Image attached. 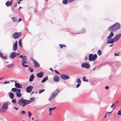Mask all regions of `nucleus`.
Wrapping results in <instances>:
<instances>
[{"mask_svg": "<svg viewBox=\"0 0 121 121\" xmlns=\"http://www.w3.org/2000/svg\"><path fill=\"white\" fill-rule=\"evenodd\" d=\"M19 58H22V59H23L24 58V57L22 55H21L20 56H19Z\"/></svg>", "mask_w": 121, "mask_h": 121, "instance_id": "obj_48", "label": "nucleus"}, {"mask_svg": "<svg viewBox=\"0 0 121 121\" xmlns=\"http://www.w3.org/2000/svg\"><path fill=\"white\" fill-rule=\"evenodd\" d=\"M9 96L11 99H13L14 97V94L12 92H9Z\"/></svg>", "mask_w": 121, "mask_h": 121, "instance_id": "obj_19", "label": "nucleus"}, {"mask_svg": "<svg viewBox=\"0 0 121 121\" xmlns=\"http://www.w3.org/2000/svg\"><path fill=\"white\" fill-rule=\"evenodd\" d=\"M11 82H15V81L13 80H11Z\"/></svg>", "mask_w": 121, "mask_h": 121, "instance_id": "obj_62", "label": "nucleus"}, {"mask_svg": "<svg viewBox=\"0 0 121 121\" xmlns=\"http://www.w3.org/2000/svg\"><path fill=\"white\" fill-rule=\"evenodd\" d=\"M21 91V90L18 89L17 91L16 92V95L17 96V97H20L22 96V94L20 93Z\"/></svg>", "mask_w": 121, "mask_h": 121, "instance_id": "obj_11", "label": "nucleus"}, {"mask_svg": "<svg viewBox=\"0 0 121 121\" xmlns=\"http://www.w3.org/2000/svg\"><path fill=\"white\" fill-rule=\"evenodd\" d=\"M97 55L95 54L94 55L92 54H90L89 56V60L90 61H91L92 60L94 61L97 58Z\"/></svg>", "mask_w": 121, "mask_h": 121, "instance_id": "obj_4", "label": "nucleus"}, {"mask_svg": "<svg viewBox=\"0 0 121 121\" xmlns=\"http://www.w3.org/2000/svg\"><path fill=\"white\" fill-rule=\"evenodd\" d=\"M109 88V87L108 86H106L105 87V89L106 90L108 89Z\"/></svg>", "mask_w": 121, "mask_h": 121, "instance_id": "obj_46", "label": "nucleus"}, {"mask_svg": "<svg viewBox=\"0 0 121 121\" xmlns=\"http://www.w3.org/2000/svg\"><path fill=\"white\" fill-rule=\"evenodd\" d=\"M15 87L17 88H22V85L18 83H17L16 81H15Z\"/></svg>", "mask_w": 121, "mask_h": 121, "instance_id": "obj_8", "label": "nucleus"}, {"mask_svg": "<svg viewBox=\"0 0 121 121\" xmlns=\"http://www.w3.org/2000/svg\"><path fill=\"white\" fill-rule=\"evenodd\" d=\"M121 36V34H120L118 35H116L113 38L115 41H116Z\"/></svg>", "mask_w": 121, "mask_h": 121, "instance_id": "obj_13", "label": "nucleus"}, {"mask_svg": "<svg viewBox=\"0 0 121 121\" xmlns=\"http://www.w3.org/2000/svg\"><path fill=\"white\" fill-rule=\"evenodd\" d=\"M77 82L78 84H81V81L80 78H78L77 80Z\"/></svg>", "mask_w": 121, "mask_h": 121, "instance_id": "obj_32", "label": "nucleus"}, {"mask_svg": "<svg viewBox=\"0 0 121 121\" xmlns=\"http://www.w3.org/2000/svg\"><path fill=\"white\" fill-rule=\"evenodd\" d=\"M22 39H21V38L20 39V40L19 41V42H18V44L20 46L22 47Z\"/></svg>", "mask_w": 121, "mask_h": 121, "instance_id": "obj_26", "label": "nucleus"}, {"mask_svg": "<svg viewBox=\"0 0 121 121\" xmlns=\"http://www.w3.org/2000/svg\"><path fill=\"white\" fill-rule=\"evenodd\" d=\"M60 78L63 79L65 80L68 79L69 77L68 76H66L65 74H62L60 76Z\"/></svg>", "mask_w": 121, "mask_h": 121, "instance_id": "obj_10", "label": "nucleus"}, {"mask_svg": "<svg viewBox=\"0 0 121 121\" xmlns=\"http://www.w3.org/2000/svg\"><path fill=\"white\" fill-rule=\"evenodd\" d=\"M45 90L44 89H43L41 90H39V93H41L42 92L44 91Z\"/></svg>", "mask_w": 121, "mask_h": 121, "instance_id": "obj_33", "label": "nucleus"}, {"mask_svg": "<svg viewBox=\"0 0 121 121\" xmlns=\"http://www.w3.org/2000/svg\"><path fill=\"white\" fill-rule=\"evenodd\" d=\"M34 63V66L35 67L38 68L40 67L39 65L36 61H35V62Z\"/></svg>", "mask_w": 121, "mask_h": 121, "instance_id": "obj_21", "label": "nucleus"}, {"mask_svg": "<svg viewBox=\"0 0 121 121\" xmlns=\"http://www.w3.org/2000/svg\"><path fill=\"white\" fill-rule=\"evenodd\" d=\"M115 105V104H114V103L113 104H112V105L111 106V108H112Z\"/></svg>", "mask_w": 121, "mask_h": 121, "instance_id": "obj_54", "label": "nucleus"}, {"mask_svg": "<svg viewBox=\"0 0 121 121\" xmlns=\"http://www.w3.org/2000/svg\"><path fill=\"white\" fill-rule=\"evenodd\" d=\"M33 88V87L31 86H30L27 87L26 89V92L28 93H30Z\"/></svg>", "mask_w": 121, "mask_h": 121, "instance_id": "obj_7", "label": "nucleus"}, {"mask_svg": "<svg viewBox=\"0 0 121 121\" xmlns=\"http://www.w3.org/2000/svg\"><path fill=\"white\" fill-rule=\"evenodd\" d=\"M68 0H63V4H67L68 2Z\"/></svg>", "mask_w": 121, "mask_h": 121, "instance_id": "obj_30", "label": "nucleus"}, {"mask_svg": "<svg viewBox=\"0 0 121 121\" xmlns=\"http://www.w3.org/2000/svg\"><path fill=\"white\" fill-rule=\"evenodd\" d=\"M32 103V101L23 98L20 99L18 101V104L21 107H25L27 105Z\"/></svg>", "mask_w": 121, "mask_h": 121, "instance_id": "obj_1", "label": "nucleus"}, {"mask_svg": "<svg viewBox=\"0 0 121 121\" xmlns=\"http://www.w3.org/2000/svg\"><path fill=\"white\" fill-rule=\"evenodd\" d=\"M59 46H60V48H63V46L66 47V46L64 45H62L61 44H60Z\"/></svg>", "mask_w": 121, "mask_h": 121, "instance_id": "obj_40", "label": "nucleus"}, {"mask_svg": "<svg viewBox=\"0 0 121 121\" xmlns=\"http://www.w3.org/2000/svg\"><path fill=\"white\" fill-rule=\"evenodd\" d=\"M12 0H11L10 2L9 1H7L6 3L5 4L7 6H10L12 4Z\"/></svg>", "mask_w": 121, "mask_h": 121, "instance_id": "obj_17", "label": "nucleus"}, {"mask_svg": "<svg viewBox=\"0 0 121 121\" xmlns=\"http://www.w3.org/2000/svg\"><path fill=\"white\" fill-rule=\"evenodd\" d=\"M52 94V96L50 97L49 99V101H51L55 97Z\"/></svg>", "mask_w": 121, "mask_h": 121, "instance_id": "obj_29", "label": "nucleus"}, {"mask_svg": "<svg viewBox=\"0 0 121 121\" xmlns=\"http://www.w3.org/2000/svg\"><path fill=\"white\" fill-rule=\"evenodd\" d=\"M97 53L99 55H100L101 54V51L99 50L97 52Z\"/></svg>", "mask_w": 121, "mask_h": 121, "instance_id": "obj_35", "label": "nucleus"}, {"mask_svg": "<svg viewBox=\"0 0 121 121\" xmlns=\"http://www.w3.org/2000/svg\"><path fill=\"white\" fill-rule=\"evenodd\" d=\"M20 8H22V7H20L18 9V10H20Z\"/></svg>", "mask_w": 121, "mask_h": 121, "instance_id": "obj_61", "label": "nucleus"}, {"mask_svg": "<svg viewBox=\"0 0 121 121\" xmlns=\"http://www.w3.org/2000/svg\"><path fill=\"white\" fill-rule=\"evenodd\" d=\"M29 70L30 72H32L33 71V69L30 67L29 68Z\"/></svg>", "mask_w": 121, "mask_h": 121, "instance_id": "obj_39", "label": "nucleus"}, {"mask_svg": "<svg viewBox=\"0 0 121 121\" xmlns=\"http://www.w3.org/2000/svg\"><path fill=\"white\" fill-rule=\"evenodd\" d=\"M7 67L9 68H11V67H13L14 66V64H11L8 65H7Z\"/></svg>", "mask_w": 121, "mask_h": 121, "instance_id": "obj_28", "label": "nucleus"}, {"mask_svg": "<svg viewBox=\"0 0 121 121\" xmlns=\"http://www.w3.org/2000/svg\"><path fill=\"white\" fill-rule=\"evenodd\" d=\"M22 20V19L21 18H19V19H18V22H20V21H21Z\"/></svg>", "mask_w": 121, "mask_h": 121, "instance_id": "obj_53", "label": "nucleus"}, {"mask_svg": "<svg viewBox=\"0 0 121 121\" xmlns=\"http://www.w3.org/2000/svg\"><path fill=\"white\" fill-rule=\"evenodd\" d=\"M53 80L56 82H58L59 80V77L57 76H55L54 77Z\"/></svg>", "mask_w": 121, "mask_h": 121, "instance_id": "obj_22", "label": "nucleus"}, {"mask_svg": "<svg viewBox=\"0 0 121 121\" xmlns=\"http://www.w3.org/2000/svg\"><path fill=\"white\" fill-rule=\"evenodd\" d=\"M13 51H15L18 49L17 41H16L15 43L13 44Z\"/></svg>", "mask_w": 121, "mask_h": 121, "instance_id": "obj_9", "label": "nucleus"}, {"mask_svg": "<svg viewBox=\"0 0 121 121\" xmlns=\"http://www.w3.org/2000/svg\"><path fill=\"white\" fill-rule=\"evenodd\" d=\"M28 116L29 117H30L32 115V113L29 111L28 112Z\"/></svg>", "mask_w": 121, "mask_h": 121, "instance_id": "obj_37", "label": "nucleus"}, {"mask_svg": "<svg viewBox=\"0 0 121 121\" xmlns=\"http://www.w3.org/2000/svg\"><path fill=\"white\" fill-rule=\"evenodd\" d=\"M0 57L2 59H5L6 60L7 59V56H5L4 57V56L1 53V52L0 51Z\"/></svg>", "mask_w": 121, "mask_h": 121, "instance_id": "obj_18", "label": "nucleus"}, {"mask_svg": "<svg viewBox=\"0 0 121 121\" xmlns=\"http://www.w3.org/2000/svg\"><path fill=\"white\" fill-rule=\"evenodd\" d=\"M49 111L50 112H51V111H52V108H50L49 109Z\"/></svg>", "mask_w": 121, "mask_h": 121, "instance_id": "obj_55", "label": "nucleus"}, {"mask_svg": "<svg viewBox=\"0 0 121 121\" xmlns=\"http://www.w3.org/2000/svg\"><path fill=\"white\" fill-rule=\"evenodd\" d=\"M59 92V89H57L55 91L52 93V95L53 94V95L56 97Z\"/></svg>", "mask_w": 121, "mask_h": 121, "instance_id": "obj_16", "label": "nucleus"}, {"mask_svg": "<svg viewBox=\"0 0 121 121\" xmlns=\"http://www.w3.org/2000/svg\"><path fill=\"white\" fill-rule=\"evenodd\" d=\"M121 109L118 111V115H121Z\"/></svg>", "mask_w": 121, "mask_h": 121, "instance_id": "obj_42", "label": "nucleus"}, {"mask_svg": "<svg viewBox=\"0 0 121 121\" xmlns=\"http://www.w3.org/2000/svg\"><path fill=\"white\" fill-rule=\"evenodd\" d=\"M114 35V34L113 33L111 32L110 34L109 35V36L107 37V38H111L112 36H113Z\"/></svg>", "mask_w": 121, "mask_h": 121, "instance_id": "obj_24", "label": "nucleus"}, {"mask_svg": "<svg viewBox=\"0 0 121 121\" xmlns=\"http://www.w3.org/2000/svg\"><path fill=\"white\" fill-rule=\"evenodd\" d=\"M9 83V82L6 81L4 82V84H6L7 83Z\"/></svg>", "mask_w": 121, "mask_h": 121, "instance_id": "obj_49", "label": "nucleus"}, {"mask_svg": "<svg viewBox=\"0 0 121 121\" xmlns=\"http://www.w3.org/2000/svg\"><path fill=\"white\" fill-rule=\"evenodd\" d=\"M111 112H106L105 114V115L106 116H107L108 115V114L110 113H111Z\"/></svg>", "mask_w": 121, "mask_h": 121, "instance_id": "obj_50", "label": "nucleus"}, {"mask_svg": "<svg viewBox=\"0 0 121 121\" xmlns=\"http://www.w3.org/2000/svg\"><path fill=\"white\" fill-rule=\"evenodd\" d=\"M22 34L21 32H15L13 35V37L15 39H16L20 37Z\"/></svg>", "mask_w": 121, "mask_h": 121, "instance_id": "obj_6", "label": "nucleus"}, {"mask_svg": "<svg viewBox=\"0 0 121 121\" xmlns=\"http://www.w3.org/2000/svg\"><path fill=\"white\" fill-rule=\"evenodd\" d=\"M9 57L12 59H13L16 57L15 52H13L10 54L9 55Z\"/></svg>", "mask_w": 121, "mask_h": 121, "instance_id": "obj_12", "label": "nucleus"}, {"mask_svg": "<svg viewBox=\"0 0 121 121\" xmlns=\"http://www.w3.org/2000/svg\"><path fill=\"white\" fill-rule=\"evenodd\" d=\"M56 108V107H54V108H52V110H54V109L55 108Z\"/></svg>", "mask_w": 121, "mask_h": 121, "instance_id": "obj_57", "label": "nucleus"}, {"mask_svg": "<svg viewBox=\"0 0 121 121\" xmlns=\"http://www.w3.org/2000/svg\"><path fill=\"white\" fill-rule=\"evenodd\" d=\"M48 76H47L46 78H43V79L42 81L41 82L42 83H44L47 80H48Z\"/></svg>", "mask_w": 121, "mask_h": 121, "instance_id": "obj_27", "label": "nucleus"}, {"mask_svg": "<svg viewBox=\"0 0 121 121\" xmlns=\"http://www.w3.org/2000/svg\"><path fill=\"white\" fill-rule=\"evenodd\" d=\"M30 60H31L34 63L35 62V61H36V60H35L32 57H31L30 58Z\"/></svg>", "mask_w": 121, "mask_h": 121, "instance_id": "obj_43", "label": "nucleus"}, {"mask_svg": "<svg viewBox=\"0 0 121 121\" xmlns=\"http://www.w3.org/2000/svg\"><path fill=\"white\" fill-rule=\"evenodd\" d=\"M107 39V42L108 43H113L115 41L113 38H108Z\"/></svg>", "mask_w": 121, "mask_h": 121, "instance_id": "obj_14", "label": "nucleus"}, {"mask_svg": "<svg viewBox=\"0 0 121 121\" xmlns=\"http://www.w3.org/2000/svg\"><path fill=\"white\" fill-rule=\"evenodd\" d=\"M85 59L86 60H87V59H88V57H87V56H86L85 57Z\"/></svg>", "mask_w": 121, "mask_h": 121, "instance_id": "obj_59", "label": "nucleus"}, {"mask_svg": "<svg viewBox=\"0 0 121 121\" xmlns=\"http://www.w3.org/2000/svg\"><path fill=\"white\" fill-rule=\"evenodd\" d=\"M54 72L56 73L60 74V73L59 72H58L57 70H55L54 71Z\"/></svg>", "mask_w": 121, "mask_h": 121, "instance_id": "obj_44", "label": "nucleus"}, {"mask_svg": "<svg viewBox=\"0 0 121 121\" xmlns=\"http://www.w3.org/2000/svg\"><path fill=\"white\" fill-rule=\"evenodd\" d=\"M96 67H95L93 69V70H95V69Z\"/></svg>", "mask_w": 121, "mask_h": 121, "instance_id": "obj_64", "label": "nucleus"}, {"mask_svg": "<svg viewBox=\"0 0 121 121\" xmlns=\"http://www.w3.org/2000/svg\"><path fill=\"white\" fill-rule=\"evenodd\" d=\"M83 81L84 82H87L88 80L87 79H86V78L85 76H84L83 77Z\"/></svg>", "mask_w": 121, "mask_h": 121, "instance_id": "obj_31", "label": "nucleus"}, {"mask_svg": "<svg viewBox=\"0 0 121 121\" xmlns=\"http://www.w3.org/2000/svg\"><path fill=\"white\" fill-rule=\"evenodd\" d=\"M27 58H25L22 59V64H27Z\"/></svg>", "mask_w": 121, "mask_h": 121, "instance_id": "obj_20", "label": "nucleus"}, {"mask_svg": "<svg viewBox=\"0 0 121 121\" xmlns=\"http://www.w3.org/2000/svg\"><path fill=\"white\" fill-rule=\"evenodd\" d=\"M13 108L15 109L16 110H18V108H16L15 107H13Z\"/></svg>", "mask_w": 121, "mask_h": 121, "instance_id": "obj_56", "label": "nucleus"}, {"mask_svg": "<svg viewBox=\"0 0 121 121\" xmlns=\"http://www.w3.org/2000/svg\"><path fill=\"white\" fill-rule=\"evenodd\" d=\"M34 78V76L33 75H31L30 77L29 81L30 82H31L33 81Z\"/></svg>", "mask_w": 121, "mask_h": 121, "instance_id": "obj_23", "label": "nucleus"}, {"mask_svg": "<svg viewBox=\"0 0 121 121\" xmlns=\"http://www.w3.org/2000/svg\"><path fill=\"white\" fill-rule=\"evenodd\" d=\"M30 101H34L35 100V98L34 97H32L30 99Z\"/></svg>", "mask_w": 121, "mask_h": 121, "instance_id": "obj_41", "label": "nucleus"}, {"mask_svg": "<svg viewBox=\"0 0 121 121\" xmlns=\"http://www.w3.org/2000/svg\"><path fill=\"white\" fill-rule=\"evenodd\" d=\"M24 114H25L26 113V112L25 111H24L23 110H22L21 111Z\"/></svg>", "mask_w": 121, "mask_h": 121, "instance_id": "obj_52", "label": "nucleus"}, {"mask_svg": "<svg viewBox=\"0 0 121 121\" xmlns=\"http://www.w3.org/2000/svg\"><path fill=\"white\" fill-rule=\"evenodd\" d=\"M50 69L52 71H53V70L51 68H50Z\"/></svg>", "mask_w": 121, "mask_h": 121, "instance_id": "obj_63", "label": "nucleus"}, {"mask_svg": "<svg viewBox=\"0 0 121 121\" xmlns=\"http://www.w3.org/2000/svg\"><path fill=\"white\" fill-rule=\"evenodd\" d=\"M120 27V24L117 22L109 27L108 30L110 31H113L119 29Z\"/></svg>", "mask_w": 121, "mask_h": 121, "instance_id": "obj_2", "label": "nucleus"}, {"mask_svg": "<svg viewBox=\"0 0 121 121\" xmlns=\"http://www.w3.org/2000/svg\"><path fill=\"white\" fill-rule=\"evenodd\" d=\"M15 55L16 56V57L17 56H19V54L15 52Z\"/></svg>", "mask_w": 121, "mask_h": 121, "instance_id": "obj_47", "label": "nucleus"}, {"mask_svg": "<svg viewBox=\"0 0 121 121\" xmlns=\"http://www.w3.org/2000/svg\"><path fill=\"white\" fill-rule=\"evenodd\" d=\"M9 104L7 102L4 103L1 108L0 111L2 112H4L6 111L8 109V106Z\"/></svg>", "mask_w": 121, "mask_h": 121, "instance_id": "obj_3", "label": "nucleus"}, {"mask_svg": "<svg viewBox=\"0 0 121 121\" xmlns=\"http://www.w3.org/2000/svg\"><path fill=\"white\" fill-rule=\"evenodd\" d=\"M118 100H117L115 102V103H114V104H115V105L116 104H117V103L118 102Z\"/></svg>", "mask_w": 121, "mask_h": 121, "instance_id": "obj_58", "label": "nucleus"}, {"mask_svg": "<svg viewBox=\"0 0 121 121\" xmlns=\"http://www.w3.org/2000/svg\"><path fill=\"white\" fill-rule=\"evenodd\" d=\"M18 89L17 88H13L12 89L11 91L13 92H16L18 90Z\"/></svg>", "mask_w": 121, "mask_h": 121, "instance_id": "obj_25", "label": "nucleus"}, {"mask_svg": "<svg viewBox=\"0 0 121 121\" xmlns=\"http://www.w3.org/2000/svg\"><path fill=\"white\" fill-rule=\"evenodd\" d=\"M12 102L13 104H15L16 103V101L15 99H13L12 100Z\"/></svg>", "mask_w": 121, "mask_h": 121, "instance_id": "obj_34", "label": "nucleus"}, {"mask_svg": "<svg viewBox=\"0 0 121 121\" xmlns=\"http://www.w3.org/2000/svg\"><path fill=\"white\" fill-rule=\"evenodd\" d=\"M43 74V72H41L37 73L36 76L38 77L41 78L42 77Z\"/></svg>", "mask_w": 121, "mask_h": 121, "instance_id": "obj_15", "label": "nucleus"}, {"mask_svg": "<svg viewBox=\"0 0 121 121\" xmlns=\"http://www.w3.org/2000/svg\"><path fill=\"white\" fill-rule=\"evenodd\" d=\"M22 65L24 67H28V65H25L24 64H22Z\"/></svg>", "mask_w": 121, "mask_h": 121, "instance_id": "obj_38", "label": "nucleus"}, {"mask_svg": "<svg viewBox=\"0 0 121 121\" xmlns=\"http://www.w3.org/2000/svg\"><path fill=\"white\" fill-rule=\"evenodd\" d=\"M81 84H79V83L78 84H78H77L76 86V88H78V87H79L80 86V85H81Z\"/></svg>", "mask_w": 121, "mask_h": 121, "instance_id": "obj_45", "label": "nucleus"}, {"mask_svg": "<svg viewBox=\"0 0 121 121\" xmlns=\"http://www.w3.org/2000/svg\"><path fill=\"white\" fill-rule=\"evenodd\" d=\"M81 67L83 68L89 69L90 68V66L88 63L85 62L82 63Z\"/></svg>", "mask_w": 121, "mask_h": 121, "instance_id": "obj_5", "label": "nucleus"}, {"mask_svg": "<svg viewBox=\"0 0 121 121\" xmlns=\"http://www.w3.org/2000/svg\"><path fill=\"white\" fill-rule=\"evenodd\" d=\"M119 53H118L117 54L116 53H115V55H114L115 56H119Z\"/></svg>", "mask_w": 121, "mask_h": 121, "instance_id": "obj_51", "label": "nucleus"}, {"mask_svg": "<svg viewBox=\"0 0 121 121\" xmlns=\"http://www.w3.org/2000/svg\"><path fill=\"white\" fill-rule=\"evenodd\" d=\"M14 6L15 7H16L17 6V3H16L15 5Z\"/></svg>", "mask_w": 121, "mask_h": 121, "instance_id": "obj_60", "label": "nucleus"}, {"mask_svg": "<svg viewBox=\"0 0 121 121\" xmlns=\"http://www.w3.org/2000/svg\"><path fill=\"white\" fill-rule=\"evenodd\" d=\"M12 19L13 22H15L16 21V19L15 18L13 17H12Z\"/></svg>", "mask_w": 121, "mask_h": 121, "instance_id": "obj_36", "label": "nucleus"}]
</instances>
